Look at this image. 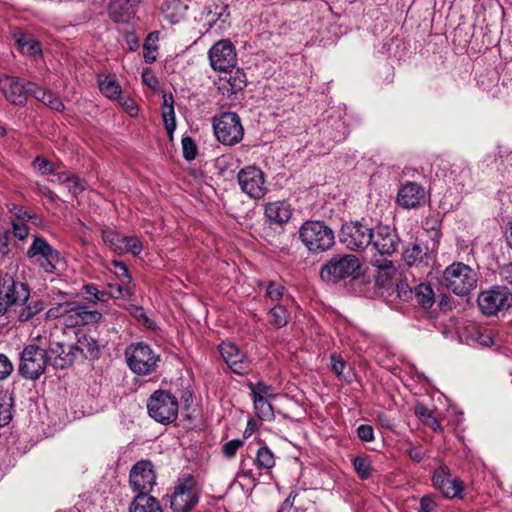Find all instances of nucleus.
Listing matches in <instances>:
<instances>
[{
	"mask_svg": "<svg viewBox=\"0 0 512 512\" xmlns=\"http://www.w3.org/2000/svg\"><path fill=\"white\" fill-rule=\"evenodd\" d=\"M14 366L9 358L0 353V381L6 379L13 372Z\"/></svg>",
	"mask_w": 512,
	"mask_h": 512,
	"instance_id": "6e6d98bb",
	"label": "nucleus"
},
{
	"mask_svg": "<svg viewBox=\"0 0 512 512\" xmlns=\"http://www.w3.org/2000/svg\"><path fill=\"white\" fill-rule=\"evenodd\" d=\"M357 436L359 437L360 440L365 441V442H370V441L374 440L373 427L370 425H366V424L360 425L357 428Z\"/></svg>",
	"mask_w": 512,
	"mask_h": 512,
	"instance_id": "bf43d9fd",
	"label": "nucleus"
},
{
	"mask_svg": "<svg viewBox=\"0 0 512 512\" xmlns=\"http://www.w3.org/2000/svg\"><path fill=\"white\" fill-rule=\"evenodd\" d=\"M425 197V190L422 185L407 181L402 184L397 193V203L405 209L416 208Z\"/></svg>",
	"mask_w": 512,
	"mask_h": 512,
	"instance_id": "5701e85b",
	"label": "nucleus"
},
{
	"mask_svg": "<svg viewBox=\"0 0 512 512\" xmlns=\"http://www.w3.org/2000/svg\"><path fill=\"white\" fill-rule=\"evenodd\" d=\"M213 129L216 138L224 145L239 143L244 135L240 117L234 112H225L213 120Z\"/></svg>",
	"mask_w": 512,
	"mask_h": 512,
	"instance_id": "6e6552de",
	"label": "nucleus"
},
{
	"mask_svg": "<svg viewBox=\"0 0 512 512\" xmlns=\"http://www.w3.org/2000/svg\"><path fill=\"white\" fill-rule=\"evenodd\" d=\"M237 179L241 190L252 199H261L267 192L264 173L256 166L241 169Z\"/></svg>",
	"mask_w": 512,
	"mask_h": 512,
	"instance_id": "ddd939ff",
	"label": "nucleus"
},
{
	"mask_svg": "<svg viewBox=\"0 0 512 512\" xmlns=\"http://www.w3.org/2000/svg\"><path fill=\"white\" fill-rule=\"evenodd\" d=\"M204 13L205 20L210 29L215 28L219 31L225 30L230 16L226 5L216 3L210 4L205 7Z\"/></svg>",
	"mask_w": 512,
	"mask_h": 512,
	"instance_id": "bb28decb",
	"label": "nucleus"
},
{
	"mask_svg": "<svg viewBox=\"0 0 512 512\" xmlns=\"http://www.w3.org/2000/svg\"><path fill=\"white\" fill-rule=\"evenodd\" d=\"M373 266L377 267L379 271H392L397 272V268L393 262L388 259H374L372 260Z\"/></svg>",
	"mask_w": 512,
	"mask_h": 512,
	"instance_id": "680f3d73",
	"label": "nucleus"
},
{
	"mask_svg": "<svg viewBox=\"0 0 512 512\" xmlns=\"http://www.w3.org/2000/svg\"><path fill=\"white\" fill-rule=\"evenodd\" d=\"M13 237L9 231L0 234V255L9 256L12 252Z\"/></svg>",
	"mask_w": 512,
	"mask_h": 512,
	"instance_id": "864d4df0",
	"label": "nucleus"
},
{
	"mask_svg": "<svg viewBox=\"0 0 512 512\" xmlns=\"http://www.w3.org/2000/svg\"><path fill=\"white\" fill-rule=\"evenodd\" d=\"M62 313H68L67 322L70 326L88 325L96 321V311L81 303H64L57 308H51L46 313V318L59 317Z\"/></svg>",
	"mask_w": 512,
	"mask_h": 512,
	"instance_id": "f8f14e48",
	"label": "nucleus"
},
{
	"mask_svg": "<svg viewBox=\"0 0 512 512\" xmlns=\"http://www.w3.org/2000/svg\"><path fill=\"white\" fill-rule=\"evenodd\" d=\"M56 338L54 333H50L46 348L48 362L54 369H66L74 362V345H65Z\"/></svg>",
	"mask_w": 512,
	"mask_h": 512,
	"instance_id": "f3484780",
	"label": "nucleus"
},
{
	"mask_svg": "<svg viewBox=\"0 0 512 512\" xmlns=\"http://www.w3.org/2000/svg\"><path fill=\"white\" fill-rule=\"evenodd\" d=\"M371 238L370 245H372L380 255L393 254L399 242L395 230L388 225H378L375 229H372Z\"/></svg>",
	"mask_w": 512,
	"mask_h": 512,
	"instance_id": "412c9836",
	"label": "nucleus"
},
{
	"mask_svg": "<svg viewBox=\"0 0 512 512\" xmlns=\"http://www.w3.org/2000/svg\"><path fill=\"white\" fill-rule=\"evenodd\" d=\"M68 190L73 195H77L78 193L84 190V186L76 175H73L70 180V184H67Z\"/></svg>",
	"mask_w": 512,
	"mask_h": 512,
	"instance_id": "338daca9",
	"label": "nucleus"
},
{
	"mask_svg": "<svg viewBox=\"0 0 512 512\" xmlns=\"http://www.w3.org/2000/svg\"><path fill=\"white\" fill-rule=\"evenodd\" d=\"M477 273L462 262H454L443 272V285L457 296L470 294L477 286Z\"/></svg>",
	"mask_w": 512,
	"mask_h": 512,
	"instance_id": "f03ea898",
	"label": "nucleus"
},
{
	"mask_svg": "<svg viewBox=\"0 0 512 512\" xmlns=\"http://www.w3.org/2000/svg\"><path fill=\"white\" fill-rule=\"evenodd\" d=\"M266 295L272 300H279L283 295V287L271 282L267 287Z\"/></svg>",
	"mask_w": 512,
	"mask_h": 512,
	"instance_id": "0e129e2a",
	"label": "nucleus"
},
{
	"mask_svg": "<svg viewBox=\"0 0 512 512\" xmlns=\"http://www.w3.org/2000/svg\"><path fill=\"white\" fill-rule=\"evenodd\" d=\"M96 351V340L92 336H88L85 333H78L77 343L74 346V352L82 353L86 358L95 357Z\"/></svg>",
	"mask_w": 512,
	"mask_h": 512,
	"instance_id": "72a5a7b5",
	"label": "nucleus"
},
{
	"mask_svg": "<svg viewBox=\"0 0 512 512\" xmlns=\"http://www.w3.org/2000/svg\"><path fill=\"white\" fill-rule=\"evenodd\" d=\"M98 89L110 100L116 101L123 93L119 82L115 78L105 77L104 79L98 75Z\"/></svg>",
	"mask_w": 512,
	"mask_h": 512,
	"instance_id": "2f4dec72",
	"label": "nucleus"
},
{
	"mask_svg": "<svg viewBox=\"0 0 512 512\" xmlns=\"http://www.w3.org/2000/svg\"><path fill=\"white\" fill-rule=\"evenodd\" d=\"M162 118L167 134L169 135L170 139H172L173 133L176 129L174 105H169L168 110H162Z\"/></svg>",
	"mask_w": 512,
	"mask_h": 512,
	"instance_id": "de8ad7c7",
	"label": "nucleus"
},
{
	"mask_svg": "<svg viewBox=\"0 0 512 512\" xmlns=\"http://www.w3.org/2000/svg\"><path fill=\"white\" fill-rule=\"evenodd\" d=\"M157 47L152 46L148 40L143 45V57L146 63H153L156 60V52Z\"/></svg>",
	"mask_w": 512,
	"mask_h": 512,
	"instance_id": "e2e57ef3",
	"label": "nucleus"
},
{
	"mask_svg": "<svg viewBox=\"0 0 512 512\" xmlns=\"http://www.w3.org/2000/svg\"><path fill=\"white\" fill-rule=\"evenodd\" d=\"M298 234L302 244L313 254L328 251L335 243L333 230L323 221H305Z\"/></svg>",
	"mask_w": 512,
	"mask_h": 512,
	"instance_id": "f257e3e1",
	"label": "nucleus"
},
{
	"mask_svg": "<svg viewBox=\"0 0 512 512\" xmlns=\"http://www.w3.org/2000/svg\"><path fill=\"white\" fill-rule=\"evenodd\" d=\"M360 268L359 259L352 254L332 257L320 271V277L327 283H338L342 279L353 277Z\"/></svg>",
	"mask_w": 512,
	"mask_h": 512,
	"instance_id": "39448f33",
	"label": "nucleus"
},
{
	"mask_svg": "<svg viewBox=\"0 0 512 512\" xmlns=\"http://www.w3.org/2000/svg\"><path fill=\"white\" fill-rule=\"evenodd\" d=\"M219 352L229 369L235 374L246 375L252 370L251 360L235 344L222 342L219 345Z\"/></svg>",
	"mask_w": 512,
	"mask_h": 512,
	"instance_id": "a211bd4d",
	"label": "nucleus"
},
{
	"mask_svg": "<svg viewBox=\"0 0 512 512\" xmlns=\"http://www.w3.org/2000/svg\"><path fill=\"white\" fill-rule=\"evenodd\" d=\"M451 475L447 466H440L433 475V485L436 489L441 490L445 486V482L450 479Z\"/></svg>",
	"mask_w": 512,
	"mask_h": 512,
	"instance_id": "8fccbe9b",
	"label": "nucleus"
},
{
	"mask_svg": "<svg viewBox=\"0 0 512 512\" xmlns=\"http://www.w3.org/2000/svg\"><path fill=\"white\" fill-rule=\"evenodd\" d=\"M30 83H25L15 76L2 75L0 76V91L11 104L24 106L29 96Z\"/></svg>",
	"mask_w": 512,
	"mask_h": 512,
	"instance_id": "6ab92c4d",
	"label": "nucleus"
},
{
	"mask_svg": "<svg viewBox=\"0 0 512 512\" xmlns=\"http://www.w3.org/2000/svg\"><path fill=\"white\" fill-rule=\"evenodd\" d=\"M27 257L34 259L49 273L54 272L55 263L59 261V253L43 237L33 235V242L27 250Z\"/></svg>",
	"mask_w": 512,
	"mask_h": 512,
	"instance_id": "2eb2a0df",
	"label": "nucleus"
},
{
	"mask_svg": "<svg viewBox=\"0 0 512 512\" xmlns=\"http://www.w3.org/2000/svg\"><path fill=\"white\" fill-rule=\"evenodd\" d=\"M397 272L379 271L376 276V284L379 287H386L389 282L395 277Z\"/></svg>",
	"mask_w": 512,
	"mask_h": 512,
	"instance_id": "052dcab7",
	"label": "nucleus"
},
{
	"mask_svg": "<svg viewBox=\"0 0 512 512\" xmlns=\"http://www.w3.org/2000/svg\"><path fill=\"white\" fill-rule=\"evenodd\" d=\"M14 398L7 390H0V427L7 426L13 419Z\"/></svg>",
	"mask_w": 512,
	"mask_h": 512,
	"instance_id": "7c9ffc66",
	"label": "nucleus"
},
{
	"mask_svg": "<svg viewBox=\"0 0 512 512\" xmlns=\"http://www.w3.org/2000/svg\"><path fill=\"white\" fill-rule=\"evenodd\" d=\"M224 73L215 81V85L223 97L234 100L247 85L246 75L241 69H229Z\"/></svg>",
	"mask_w": 512,
	"mask_h": 512,
	"instance_id": "aec40b11",
	"label": "nucleus"
},
{
	"mask_svg": "<svg viewBox=\"0 0 512 512\" xmlns=\"http://www.w3.org/2000/svg\"><path fill=\"white\" fill-rule=\"evenodd\" d=\"M199 500L198 490L192 477H187L175 487L171 496V508L175 512H188Z\"/></svg>",
	"mask_w": 512,
	"mask_h": 512,
	"instance_id": "dca6fc26",
	"label": "nucleus"
},
{
	"mask_svg": "<svg viewBox=\"0 0 512 512\" xmlns=\"http://www.w3.org/2000/svg\"><path fill=\"white\" fill-rule=\"evenodd\" d=\"M289 318L290 314L283 305H276L269 311V322L277 329L286 326Z\"/></svg>",
	"mask_w": 512,
	"mask_h": 512,
	"instance_id": "e433bc0d",
	"label": "nucleus"
},
{
	"mask_svg": "<svg viewBox=\"0 0 512 512\" xmlns=\"http://www.w3.org/2000/svg\"><path fill=\"white\" fill-rule=\"evenodd\" d=\"M372 229L367 225L355 221L342 225L339 239L351 251H364L371 244Z\"/></svg>",
	"mask_w": 512,
	"mask_h": 512,
	"instance_id": "1a4fd4ad",
	"label": "nucleus"
},
{
	"mask_svg": "<svg viewBox=\"0 0 512 512\" xmlns=\"http://www.w3.org/2000/svg\"><path fill=\"white\" fill-rule=\"evenodd\" d=\"M32 164L34 169L43 175L52 173L54 171L53 163L40 156L36 157Z\"/></svg>",
	"mask_w": 512,
	"mask_h": 512,
	"instance_id": "5fc2aeb1",
	"label": "nucleus"
},
{
	"mask_svg": "<svg viewBox=\"0 0 512 512\" xmlns=\"http://www.w3.org/2000/svg\"><path fill=\"white\" fill-rule=\"evenodd\" d=\"M18 44L21 48V51L25 54L36 55L41 53L40 44L35 40L19 39Z\"/></svg>",
	"mask_w": 512,
	"mask_h": 512,
	"instance_id": "603ef678",
	"label": "nucleus"
},
{
	"mask_svg": "<svg viewBox=\"0 0 512 512\" xmlns=\"http://www.w3.org/2000/svg\"><path fill=\"white\" fill-rule=\"evenodd\" d=\"M436 503L431 496H423L420 500V509L418 512H432Z\"/></svg>",
	"mask_w": 512,
	"mask_h": 512,
	"instance_id": "69168bd1",
	"label": "nucleus"
},
{
	"mask_svg": "<svg viewBox=\"0 0 512 512\" xmlns=\"http://www.w3.org/2000/svg\"><path fill=\"white\" fill-rule=\"evenodd\" d=\"M156 478L151 461L141 460L133 465L129 475V484L136 495H150L156 484Z\"/></svg>",
	"mask_w": 512,
	"mask_h": 512,
	"instance_id": "9b49d317",
	"label": "nucleus"
},
{
	"mask_svg": "<svg viewBox=\"0 0 512 512\" xmlns=\"http://www.w3.org/2000/svg\"><path fill=\"white\" fill-rule=\"evenodd\" d=\"M183 157L187 161H192L196 158L198 149L194 139L190 136H185L181 140Z\"/></svg>",
	"mask_w": 512,
	"mask_h": 512,
	"instance_id": "c03bdc74",
	"label": "nucleus"
},
{
	"mask_svg": "<svg viewBox=\"0 0 512 512\" xmlns=\"http://www.w3.org/2000/svg\"><path fill=\"white\" fill-rule=\"evenodd\" d=\"M112 265L114 266V273L120 283L110 285V295L114 298L130 297L134 293L135 285L132 281V277L129 275L127 266L119 261H113Z\"/></svg>",
	"mask_w": 512,
	"mask_h": 512,
	"instance_id": "4be33fe9",
	"label": "nucleus"
},
{
	"mask_svg": "<svg viewBox=\"0 0 512 512\" xmlns=\"http://www.w3.org/2000/svg\"><path fill=\"white\" fill-rule=\"evenodd\" d=\"M13 239L24 240L29 235V228L27 222H24V216H20V219L12 220V231L10 232Z\"/></svg>",
	"mask_w": 512,
	"mask_h": 512,
	"instance_id": "a18cd8bd",
	"label": "nucleus"
},
{
	"mask_svg": "<svg viewBox=\"0 0 512 512\" xmlns=\"http://www.w3.org/2000/svg\"><path fill=\"white\" fill-rule=\"evenodd\" d=\"M47 364L49 362L46 349L30 344L21 353L19 373L25 379L36 380L44 373Z\"/></svg>",
	"mask_w": 512,
	"mask_h": 512,
	"instance_id": "423d86ee",
	"label": "nucleus"
},
{
	"mask_svg": "<svg viewBox=\"0 0 512 512\" xmlns=\"http://www.w3.org/2000/svg\"><path fill=\"white\" fill-rule=\"evenodd\" d=\"M248 387L252 392L255 409L260 411L261 416L263 418L272 416L273 415L272 405L259 392H255L253 383H249Z\"/></svg>",
	"mask_w": 512,
	"mask_h": 512,
	"instance_id": "58836bf2",
	"label": "nucleus"
},
{
	"mask_svg": "<svg viewBox=\"0 0 512 512\" xmlns=\"http://www.w3.org/2000/svg\"><path fill=\"white\" fill-rule=\"evenodd\" d=\"M454 183L461 193H467L472 187L473 179L469 168H462L454 177Z\"/></svg>",
	"mask_w": 512,
	"mask_h": 512,
	"instance_id": "ea45409f",
	"label": "nucleus"
},
{
	"mask_svg": "<svg viewBox=\"0 0 512 512\" xmlns=\"http://www.w3.org/2000/svg\"><path fill=\"white\" fill-rule=\"evenodd\" d=\"M417 302L423 308H430L434 303V292L429 284L420 283L415 287Z\"/></svg>",
	"mask_w": 512,
	"mask_h": 512,
	"instance_id": "c9c22d12",
	"label": "nucleus"
},
{
	"mask_svg": "<svg viewBox=\"0 0 512 512\" xmlns=\"http://www.w3.org/2000/svg\"><path fill=\"white\" fill-rule=\"evenodd\" d=\"M415 415L423 422L424 425L438 431L441 429L440 423L433 416L431 410L422 403H417L414 408Z\"/></svg>",
	"mask_w": 512,
	"mask_h": 512,
	"instance_id": "f704fd0d",
	"label": "nucleus"
},
{
	"mask_svg": "<svg viewBox=\"0 0 512 512\" xmlns=\"http://www.w3.org/2000/svg\"><path fill=\"white\" fill-rule=\"evenodd\" d=\"M142 243L137 237L124 236L121 246H118V253H131L137 256L142 251Z\"/></svg>",
	"mask_w": 512,
	"mask_h": 512,
	"instance_id": "a19ab883",
	"label": "nucleus"
},
{
	"mask_svg": "<svg viewBox=\"0 0 512 512\" xmlns=\"http://www.w3.org/2000/svg\"><path fill=\"white\" fill-rule=\"evenodd\" d=\"M476 341L485 347H491L494 344V337L491 330L477 331Z\"/></svg>",
	"mask_w": 512,
	"mask_h": 512,
	"instance_id": "13d9d810",
	"label": "nucleus"
},
{
	"mask_svg": "<svg viewBox=\"0 0 512 512\" xmlns=\"http://www.w3.org/2000/svg\"><path fill=\"white\" fill-rule=\"evenodd\" d=\"M30 288L27 283L14 279L9 274L0 278V317H12V312L23 301L28 300Z\"/></svg>",
	"mask_w": 512,
	"mask_h": 512,
	"instance_id": "7ed1b4c3",
	"label": "nucleus"
},
{
	"mask_svg": "<svg viewBox=\"0 0 512 512\" xmlns=\"http://www.w3.org/2000/svg\"><path fill=\"white\" fill-rule=\"evenodd\" d=\"M243 445V440L241 439H233V440H230L228 442H226L224 445H223V454L227 457V458H232L235 456L237 450L242 447Z\"/></svg>",
	"mask_w": 512,
	"mask_h": 512,
	"instance_id": "4d7b16f0",
	"label": "nucleus"
},
{
	"mask_svg": "<svg viewBox=\"0 0 512 512\" xmlns=\"http://www.w3.org/2000/svg\"><path fill=\"white\" fill-rule=\"evenodd\" d=\"M210 65L214 70L227 72L237 64L236 49L230 40L216 42L208 51Z\"/></svg>",
	"mask_w": 512,
	"mask_h": 512,
	"instance_id": "4468645a",
	"label": "nucleus"
},
{
	"mask_svg": "<svg viewBox=\"0 0 512 512\" xmlns=\"http://www.w3.org/2000/svg\"><path fill=\"white\" fill-rule=\"evenodd\" d=\"M119 106L127 112L131 117H135L138 114V107L136 102L130 97L129 94L122 93L116 100Z\"/></svg>",
	"mask_w": 512,
	"mask_h": 512,
	"instance_id": "09e8293b",
	"label": "nucleus"
},
{
	"mask_svg": "<svg viewBox=\"0 0 512 512\" xmlns=\"http://www.w3.org/2000/svg\"><path fill=\"white\" fill-rule=\"evenodd\" d=\"M136 6L129 0H111L108 11L114 22H127L133 15V7Z\"/></svg>",
	"mask_w": 512,
	"mask_h": 512,
	"instance_id": "c85d7f7f",
	"label": "nucleus"
},
{
	"mask_svg": "<svg viewBox=\"0 0 512 512\" xmlns=\"http://www.w3.org/2000/svg\"><path fill=\"white\" fill-rule=\"evenodd\" d=\"M162 13L170 23L176 24L182 21L188 10L187 0H164Z\"/></svg>",
	"mask_w": 512,
	"mask_h": 512,
	"instance_id": "cd10ccee",
	"label": "nucleus"
},
{
	"mask_svg": "<svg viewBox=\"0 0 512 512\" xmlns=\"http://www.w3.org/2000/svg\"><path fill=\"white\" fill-rule=\"evenodd\" d=\"M178 400L168 391L156 390L147 400L149 416L161 424H170L178 417Z\"/></svg>",
	"mask_w": 512,
	"mask_h": 512,
	"instance_id": "20e7f679",
	"label": "nucleus"
},
{
	"mask_svg": "<svg viewBox=\"0 0 512 512\" xmlns=\"http://www.w3.org/2000/svg\"><path fill=\"white\" fill-rule=\"evenodd\" d=\"M103 242L109 246L113 251L118 252V246L122 245L124 236L113 230L102 231Z\"/></svg>",
	"mask_w": 512,
	"mask_h": 512,
	"instance_id": "49530a36",
	"label": "nucleus"
},
{
	"mask_svg": "<svg viewBox=\"0 0 512 512\" xmlns=\"http://www.w3.org/2000/svg\"><path fill=\"white\" fill-rule=\"evenodd\" d=\"M129 512H162L158 500L150 495H136Z\"/></svg>",
	"mask_w": 512,
	"mask_h": 512,
	"instance_id": "c756f323",
	"label": "nucleus"
},
{
	"mask_svg": "<svg viewBox=\"0 0 512 512\" xmlns=\"http://www.w3.org/2000/svg\"><path fill=\"white\" fill-rule=\"evenodd\" d=\"M331 368L338 376H340L345 368V362L333 354L331 355Z\"/></svg>",
	"mask_w": 512,
	"mask_h": 512,
	"instance_id": "774afa93",
	"label": "nucleus"
},
{
	"mask_svg": "<svg viewBox=\"0 0 512 512\" xmlns=\"http://www.w3.org/2000/svg\"><path fill=\"white\" fill-rule=\"evenodd\" d=\"M353 467L362 480L371 476V462L368 457L357 456L353 459Z\"/></svg>",
	"mask_w": 512,
	"mask_h": 512,
	"instance_id": "79ce46f5",
	"label": "nucleus"
},
{
	"mask_svg": "<svg viewBox=\"0 0 512 512\" xmlns=\"http://www.w3.org/2000/svg\"><path fill=\"white\" fill-rule=\"evenodd\" d=\"M29 95L33 96L36 100L47 105L48 99L53 95L51 91H48L35 83H30V89H28Z\"/></svg>",
	"mask_w": 512,
	"mask_h": 512,
	"instance_id": "3c124183",
	"label": "nucleus"
},
{
	"mask_svg": "<svg viewBox=\"0 0 512 512\" xmlns=\"http://www.w3.org/2000/svg\"><path fill=\"white\" fill-rule=\"evenodd\" d=\"M129 368L138 375H148L155 371L159 356L142 342L130 345L125 352Z\"/></svg>",
	"mask_w": 512,
	"mask_h": 512,
	"instance_id": "0eeeda50",
	"label": "nucleus"
},
{
	"mask_svg": "<svg viewBox=\"0 0 512 512\" xmlns=\"http://www.w3.org/2000/svg\"><path fill=\"white\" fill-rule=\"evenodd\" d=\"M403 258L409 266L428 267L431 255L427 245L414 242L406 247Z\"/></svg>",
	"mask_w": 512,
	"mask_h": 512,
	"instance_id": "393cba45",
	"label": "nucleus"
},
{
	"mask_svg": "<svg viewBox=\"0 0 512 512\" xmlns=\"http://www.w3.org/2000/svg\"><path fill=\"white\" fill-rule=\"evenodd\" d=\"M479 309L484 315L494 316L512 305V293L507 287L496 286L481 292L477 298Z\"/></svg>",
	"mask_w": 512,
	"mask_h": 512,
	"instance_id": "9d476101",
	"label": "nucleus"
},
{
	"mask_svg": "<svg viewBox=\"0 0 512 512\" xmlns=\"http://www.w3.org/2000/svg\"><path fill=\"white\" fill-rule=\"evenodd\" d=\"M445 486L440 490L447 498H463L464 483L459 478L448 479Z\"/></svg>",
	"mask_w": 512,
	"mask_h": 512,
	"instance_id": "4c0bfd02",
	"label": "nucleus"
},
{
	"mask_svg": "<svg viewBox=\"0 0 512 512\" xmlns=\"http://www.w3.org/2000/svg\"><path fill=\"white\" fill-rule=\"evenodd\" d=\"M45 309V302L38 297H28L12 312L14 317L20 324L26 322H34L39 319V315Z\"/></svg>",
	"mask_w": 512,
	"mask_h": 512,
	"instance_id": "b1692460",
	"label": "nucleus"
},
{
	"mask_svg": "<svg viewBox=\"0 0 512 512\" xmlns=\"http://www.w3.org/2000/svg\"><path fill=\"white\" fill-rule=\"evenodd\" d=\"M264 214L270 224L282 226L290 220L292 209L286 201H274L265 205Z\"/></svg>",
	"mask_w": 512,
	"mask_h": 512,
	"instance_id": "a878e982",
	"label": "nucleus"
},
{
	"mask_svg": "<svg viewBox=\"0 0 512 512\" xmlns=\"http://www.w3.org/2000/svg\"><path fill=\"white\" fill-rule=\"evenodd\" d=\"M324 134L327 135L332 142L339 143L346 139L347 128L343 122L336 121L333 128L324 130Z\"/></svg>",
	"mask_w": 512,
	"mask_h": 512,
	"instance_id": "37998d69",
	"label": "nucleus"
},
{
	"mask_svg": "<svg viewBox=\"0 0 512 512\" xmlns=\"http://www.w3.org/2000/svg\"><path fill=\"white\" fill-rule=\"evenodd\" d=\"M253 462L257 469L267 471L271 470L276 464L274 453L266 445L258 448Z\"/></svg>",
	"mask_w": 512,
	"mask_h": 512,
	"instance_id": "473e14b6",
	"label": "nucleus"
}]
</instances>
